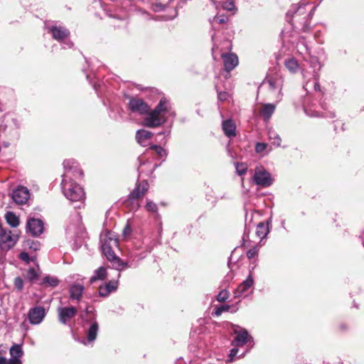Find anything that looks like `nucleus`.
Masks as SVG:
<instances>
[{
    "mask_svg": "<svg viewBox=\"0 0 364 364\" xmlns=\"http://www.w3.org/2000/svg\"><path fill=\"white\" fill-rule=\"evenodd\" d=\"M129 108L132 112L140 115L146 114L142 124L149 128L158 127L164 124L168 117H174L175 112L168 99L162 97L156 107L149 112V105L141 99L132 98L129 102Z\"/></svg>",
    "mask_w": 364,
    "mask_h": 364,
    "instance_id": "f257e3e1",
    "label": "nucleus"
},
{
    "mask_svg": "<svg viewBox=\"0 0 364 364\" xmlns=\"http://www.w3.org/2000/svg\"><path fill=\"white\" fill-rule=\"evenodd\" d=\"M297 53L302 55L307 65L303 64L301 67V73L304 79L306 80L304 83V88L307 92L312 90L320 91L318 84L319 70L321 68V64L318 58L313 56L309 53V48L304 40L300 38L296 45Z\"/></svg>",
    "mask_w": 364,
    "mask_h": 364,
    "instance_id": "f03ea898",
    "label": "nucleus"
},
{
    "mask_svg": "<svg viewBox=\"0 0 364 364\" xmlns=\"http://www.w3.org/2000/svg\"><path fill=\"white\" fill-rule=\"evenodd\" d=\"M63 166L65 172L63 175L61 188L64 196L71 202L83 203L85 199V191L73 180V177L78 178L82 176V170L79 168L77 163L73 159L65 160Z\"/></svg>",
    "mask_w": 364,
    "mask_h": 364,
    "instance_id": "7ed1b4c3",
    "label": "nucleus"
},
{
    "mask_svg": "<svg viewBox=\"0 0 364 364\" xmlns=\"http://www.w3.org/2000/svg\"><path fill=\"white\" fill-rule=\"evenodd\" d=\"M101 248L102 254L111 263L112 268L119 272L127 268L132 267V263L122 261L114 252V249L118 247L119 241L114 234L111 232H106L100 235Z\"/></svg>",
    "mask_w": 364,
    "mask_h": 364,
    "instance_id": "20e7f679",
    "label": "nucleus"
},
{
    "mask_svg": "<svg viewBox=\"0 0 364 364\" xmlns=\"http://www.w3.org/2000/svg\"><path fill=\"white\" fill-rule=\"evenodd\" d=\"M263 85H267L269 100H274L276 102L282 100L283 80L281 77H271L263 82Z\"/></svg>",
    "mask_w": 364,
    "mask_h": 364,
    "instance_id": "39448f33",
    "label": "nucleus"
},
{
    "mask_svg": "<svg viewBox=\"0 0 364 364\" xmlns=\"http://www.w3.org/2000/svg\"><path fill=\"white\" fill-rule=\"evenodd\" d=\"M149 183L146 181H142L136 184V188L129 193L127 199V205L131 206V209L136 210L139 208L138 199L142 198L149 189Z\"/></svg>",
    "mask_w": 364,
    "mask_h": 364,
    "instance_id": "423d86ee",
    "label": "nucleus"
},
{
    "mask_svg": "<svg viewBox=\"0 0 364 364\" xmlns=\"http://www.w3.org/2000/svg\"><path fill=\"white\" fill-rule=\"evenodd\" d=\"M48 29L55 40L62 43L63 48H71L73 46V43L68 39L70 31L65 27L53 25L48 27Z\"/></svg>",
    "mask_w": 364,
    "mask_h": 364,
    "instance_id": "0eeeda50",
    "label": "nucleus"
},
{
    "mask_svg": "<svg viewBox=\"0 0 364 364\" xmlns=\"http://www.w3.org/2000/svg\"><path fill=\"white\" fill-rule=\"evenodd\" d=\"M252 180L255 184L261 187H269L273 183L271 174L262 166H257Z\"/></svg>",
    "mask_w": 364,
    "mask_h": 364,
    "instance_id": "6e6552de",
    "label": "nucleus"
},
{
    "mask_svg": "<svg viewBox=\"0 0 364 364\" xmlns=\"http://www.w3.org/2000/svg\"><path fill=\"white\" fill-rule=\"evenodd\" d=\"M18 240V236L9 230H4L0 226V249L8 251L12 248Z\"/></svg>",
    "mask_w": 364,
    "mask_h": 364,
    "instance_id": "1a4fd4ad",
    "label": "nucleus"
},
{
    "mask_svg": "<svg viewBox=\"0 0 364 364\" xmlns=\"http://www.w3.org/2000/svg\"><path fill=\"white\" fill-rule=\"evenodd\" d=\"M46 315V309L41 306H36L29 309L28 319L31 324L38 325L43 321Z\"/></svg>",
    "mask_w": 364,
    "mask_h": 364,
    "instance_id": "9d476101",
    "label": "nucleus"
},
{
    "mask_svg": "<svg viewBox=\"0 0 364 364\" xmlns=\"http://www.w3.org/2000/svg\"><path fill=\"white\" fill-rule=\"evenodd\" d=\"M234 333L235 334V336L232 341V346L242 347L247 343L250 340H252V338L245 328H235Z\"/></svg>",
    "mask_w": 364,
    "mask_h": 364,
    "instance_id": "9b49d317",
    "label": "nucleus"
},
{
    "mask_svg": "<svg viewBox=\"0 0 364 364\" xmlns=\"http://www.w3.org/2000/svg\"><path fill=\"white\" fill-rule=\"evenodd\" d=\"M11 197L16 204H25L30 198V192L26 187L20 186L13 191Z\"/></svg>",
    "mask_w": 364,
    "mask_h": 364,
    "instance_id": "f8f14e48",
    "label": "nucleus"
},
{
    "mask_svg": "<svg viewBox=\"0 0 364 364\" xmlns=\"http://www.w3.org/2000/svg\"><path fill=\"white\" fill-rule=\"evenodd\" d=\"M76 314L77 309L73 306L58 307V309L59 321L64 325L67 324Z\"/></svg>",
    "mask_w": 364,
    "mask_h": 364,
    "instance_id": "ddd939ff",
    "label": "nucleus"
},
{
    "mask_svg": "<svg viewBox=\"0 0 364 364\" xmlns=\"http://www.w3.org/2000/svg\"><path fill=\"white\" fill-rule=\"evenodd\" d=\"M254 284V280L250 274L247 278L242 282L234 292L235 297H245L247 296L250 289Z\"/></svg>",
    "mask_w": 364,
    "mask_h": 364,
    "instance_id": "4468645a",
    "label": "nucleus"
},
{
    "mask_svg": "<svg viewBox=\"0 0 364 364\" xmlns=\"http://www.w3.org/2000/svg\"><path fill=\"white\" fill-rule=\"evenodd\" d=\"M11 358L9 364H22L21 358L23 356V350L21 345L14 343L9 349Z\"/></svg>",
    "mask_w": 364,
    "mask_h": 364,
    "instance_id": "2eb2a0df",
    "label": "nucleus"
},
{
    "mask_svg": "<svg viewBox=\"0 0 364 364\" xmlns=\"http://www.w3.org/2000/svg\"><path fill=\"white\" fill-rule=\"evenodd\" d=\"M26 227L27 230L33 236H38L43 231V223L40 219L29 218Z\"/></svg>",
    "mask_w": 364,
    "mask_h": 364,
    "instance_id": "dca6fc26",
    "label": "nucleus"
},
{
    "mask_svg": "<svg viewBox=\"0 0 364 364\" xmlns=\"http://www.w3.org/2000/svg\"><path fill=\"white\" fill-rule=\"evenodd\" d=\"M316 105L314 104H308L304 106V112L306 115L311 117H335L336 114L334 112L323 113L320 112L318 110L316 109Z\"/></svg>",
    "mask_w": 364,
    "mask_h": 364,
    "instance_id": "f3484780",
    "label": "nucleus"
},
{
    "mask_svg": "<svg viewBox=\"0 0 364 364\" xmlns=\"http://www.w3.org/2000/svg\"><path fill=\"white\" fill-rule=\"evenodd\" d=\"M119 285L118 280H111L109 282L100 286L98 293L100 296L106 297L110 293L115 291Z\"/></svg>",
    "mask_w": 364,
    "mask_h": 364,
    "instance_id": "a211bd4d",
    "label": "nucleus"
},
{
    "mask_svg": "<svg viewBox=\"0 0 364 364\" xmlns=\"http://www.w3.org/2000/svg\"><path fill=\"white\" fill-rule=\"evenodd\" d=\"M222 58L225 70L228 72L232 70L238 65V58L234 53H223Z\"/></svg>",
    "mask_w": 364,
    "mask_h": 364,
    "instance_id": "6ab92c4d",
    "label": "nucleus"
},
{
    "mask_svg": "<svg viewBox=\"0 0 364 364\" xmlns=\"http://www.w3.org/2000/svg\"><path fill=\"white\" fill-rule=\"evenodd\" d=\"M85 287L82 284L76 282L70 285L69 288L70 299L72 301H79L84 292Z\"/></svg>",
    "mask_w": 364,
    "mask_h": 364,
    "instance_id": "aec40b11",
    "label": "nucleus"
},
{
    "mask_svg": "<svg viewBox=\"0 0 364 364\" xmlns=\"http://www.w3.org/2000/svg\"><path fill=\"white\" fill-rule=\"evenodd\" d=\"M99 330V326L96 321H92L89 328L87 330V339L83 340L82 343L85 345H87L90 343L93 342L97 337V332Z\"/></svg>",
    "mask_w": 364,
    "mask_h": 364,
    "instance_id": "412c9836",
    "label": "nucleus"
},
{
    "mask_svg": "<svg viewBox=\"0 0 364 364\" xmlns=\"http://www.w3.org/2000/svg\"><path fill=\"white\" fill-rule=\"evenodd\" d=\"M152 136L153 133L145 129H139L136 133V139L137 142L144 146L149 144V140Z\"/></svg>",
    "mask_w": 364,
    "mask_h": 364,
    "instance_id": "4be33fe9",
    "label": "nucleus"
},
{
    "mask_svg": "<svg viewBox=\"0 0 364 364\" xmlns=\"http://www.w3.org/2000/svg\"><path fill=\"white\" fill-rule=\"evenodd\" d=\"M276 105L272 103L264 104L259 110V114L262 117L264 121L267 122L271 118L272 115L274 112Z\"/></svg>",
    "mask_w": 364,
    "mask_h": 364,
    "instance_id": "5701e85b",
    "label": "nucleus"
},
{
    "mask_svg": "<svg viewBox=\"0 0 364 364\" xmlns=\"http://www.w3.org/2000/svg\"><path fill=\"white\" fill-rule=\"evenodd\" d=\"M222 127L225 134L227 136L230 138L236 135V125L232 119H227L223 121Z\"/></svg>",
    "mask_w": 364,
    "mask_h": 364,
    "instance_id": "b1692460",
    "label": "nucleus"
},
{
    "mask_svg": "<svg viewBox=\"0 0 364 364\" xmlns=\"http://www.w3.org/2000/svg\"><path fill=\"white\" fill-rule=\"evenodd\" d=\"M107 269L104 267H100L97 269L93 275L90 279V283L93 284L97 280H103L107 277Z\"/></svg>",
    "mask_w": 364,
    "mask_h": 364,
    "instance_id": "393cba45",
    "label": "nucleus"
},
{
    "mask_svg": "<svg viewBox=\"0 0 364 364\" xmlns=\"http://www.w3.org/2000/svg\"><path fill=\"white\" fill-rule=\"evenodd\" d=\"M139 12L144 16V18L146 19H151V17H150V14L146 12V11H144L142 9H139ZM177 15V12L174 9L173 11V14L170 16H156V17L154 18H151V19H154V20H157V21H168V20H171V19H173L174 17H176Z\"/></svg>",
    "mask_w": 364,
    "mask_h": 364,
    "instance_id": "a878e982",
    "label": "nucleus"
},
{
    "mask_svg": "<svg viewBox=\"0 0 364 364\" xmlns=\"http://www.w3.org/2000/svg\"><path fill=\"white\" fill-rule=\"evenodd\" d=\"M23 250L28 252H36L40 250L41 245L38 241L33 240H26L23 245Z\"/></svg>",
    "mask_w": 364,
    "mask_h": 364,
    "instance_id": "bb28decb",
    "label": "nucleus"
},
{
    "mask_svg": "<svg viewBox=\"0 0 364 364\" xmlns=\"http://www.w3.org/2000/svg\"><path fill=\"white\" fill-rule=\"evenodd\" d=\"M284 65L286 68L292 73H296L299 69V63L294 58H289L285 60Z\"/></svg>",
    "mask_w": 364,
    "mask_h": 364,
    "instance_id": "cd10ccee",
    "label": "nucleus"
},
{
    "mask_svg": "<svg viewBox=\"0 0 364 364\" xmlns=\"http://www.w3.org/2000/svg\"><path fill=\"white\" fill-rule=\"evenodd\" d=\"M228 21V17L225 15H218L210 19V23L213 29L216 28L217 25L225 24Z\"/></svg>",
    "mask_w": 364,
    "mask_h": 364,
    "instance_id": "c85d7f7f",
    "label": "nucleus"
},
{
    "mask_svg": "<svg viewBox=\"0 0 364 364\" xmlns=\"http://www.w3.org/2000/svg\"><path fill=\"white\" fill-rule=\"evenodd\" d=\"M5 219L7 223L13 228L19 225V219L13 212H7L5 215Z\"/></svg>",
    "mask_w": 364,
    "mask_h": 364,
    "instance_id": "c756f323",
    "label": "nucleus"
},
{
    "mask_svg": "<svg viewBox=\"0 0 364 364\" xmlns=\"http://www.w3.org/2000/svg\"><path fill=\"white\" fill-rule=\"evenodd\" d=\"M268 137L274 145L280 146L282 139L276 131L272 129H269L268 130Z\"/></svg>",
    "mask_w": 364,
    "mask_h": 364,
    "instance_id": "7c9ffc66",
    "label": "nucleus"
},
{
    "mask_svg": "<svg viewBox=\"0 0 364 364\" xmlns=\"http://www.w3.org/2000/svg\"><path fill=\"white\" fill-rule=\"evenodd\" d=\"M269 232V228L267 225L264 223H259L257 226L256 234L257 235L262 239L264 238Z\"/></svg>",
    "mask_w": 364,
    "mask_h": 364,
    "instance_id": "2f4dec72",
    "label": "nucleus"
},
{
    "mask_svg": "<svg viewBox=\"0 0 364 364\" xmlns=\"http://www.w3.org/2000/svg\"><path fill=\"white\" fill-rule=\"evenodd\" d=\"M238 348L239 347L233 346V348L230 350V353L228 355V362L232 363L235 360V358H242L245 355V353H242L241 355H240L239 356H237V354L239 353Z\"/></svg>",
    "mask_w": 364,
    "mask_h": 364,
    "instance_id": "473e14b6",
    "label": "nucleus"
},
{
    "mask_svg": "<svg viewBox=\"0 0 364 364\" xmlns=\"http://www.w3.org/2000/svg\"><path fill=\"white\" fill-rule=\"evenodd\" d=\"M18 257L20 259H21L22 261L25 262L27 264L34 261L35 259V257L33 255H29V252L26 250L21 252Z\"/></svg>",
    "mask_w": 364,
    "mask_h": 364,
    "instance_id": "72a5a7b5",
    "label": "nucleus"
},
{
    "mask_svg": "<svg viewBox=\"0 0 364 364\" xmlns=\"http://www.w3.org/2000/svg\"><path fill=\"white\" fill-rule=\"evenodd\" d=\"M145 208L148 212L156 213L158 212L157 205L152 200L147 199Z\"/></svg>",
    "mask_w": 364,
    "mask_h": 364,
    "instance_id": "f704fd0d",
    "label": "nucleus"
},
{
    "mask_svg": "<svg viewBox=\"0 0 364 364\" xmlns=\"http://www.w3.org/2000/svg\"><path fill=\"white\" fill-rule=\"evenodd\" d=\"M224 10L232 11L235 9V6L232 0H224L223 3L220 4Z\"/></svg>",
    "mask_w": 364,
    "mask_h": 364,
    "instance_id": "c9c22d12",
    "label": "nucleus"
},
{
    "mask_svg": "<svg viewBox=\"0 0 364 364\" xmlns=\"http://www.w3.org/2000/svg\"><path fill=\"white\" fill-rule=\"evenodd\" d=\"M235 166L236 172L239 176H242L247 172V164H243V163H235Z\"/></svg>",
    "mask_w": 364,
    "mask_h": 364,
    "instance_id": "e433bc0d",
    "label": "nucleus"
},
{
    "mask_svg": "<svg viewBox=\"0 0 364 364\" xmlns=\"http://www.w3.org/2000/svg\"><path fill=\"white\" fill-rule=\"evenodd\" d=\"M43 282L48 284L50 287H54L58 284L59 281L55 277L48 276L43 279Z\"/></svg>",
    "mask_w": 364,
    "mask_h": 364,
    "instance_id": "4c0bfd02",
    "label": "nucleus"
},
{
    "mask_svg": "<svg viewBox=\"0 0 364 364\" xmlns=\"http://www.w3.org/2000/svg\"><path fill=\"white\" fill-rule=\"evenodd\" d=\"M166 6L164 4H162L161 2L155 1L151 3V9L154 12H160L164 10H165Z\"/></svg>",
    "mask_w": 364,
    "mask_h": 364,
    "instance_id": "58836bf2",
    "label": "nucleus"
},
{
    "mask_svg": "<svg viewBox=\"0 0 364 364\" xmlns=\"http://www.w3.org/2000/svg\"><path fill=\"white\" fill-rule=\"evenodd\" d=\"M151 149L154 150L158 156L161 158L165 157L166 156V153L164 149L158 145H153L151 146Z\"/></svg>",
    "mask_w": 364,
    "mask_h": 364,
    "instance_id": "ea45409f",
    "label": "nucleus"
},
{
    "mask_svg": "<svg viewBox=\"0 0 364 364\" xmlns=\"http://www.w3.org/2000/svg\"><path fill=\"white\" fill-rule=\"evenodd\" d=\"M229 297V292L227 290H222L217 296V299L220 302L226 301Z\"/></svg>",
    "mask_w": 364,
    "mask_h": 364,
    "instance_id": "a19ab883",
    "label": "nucleus"
},
{
    "mask_svg": "<svg viewBox=\"0 0 364 364\" xmlns=\"http://www.w3.org/2000/svg\"><path fill=\"white\" fill-rule=\"evenodd\" d=\"M26 277L29 280L33 281L38 278V273L34 268H30L27 271Z\"/></svg>",
    "mask_w": 364,
    "mask_h": 364,
    "instance_id": "79ce46f5",
    "label": "nucleus"
},
{
    "mask_svg": "<svg viewBox=\"0 0 364 364\" xmlns=\"http://www.w3.org/2000/svg\"><path fill=\"white\" fill-rule=\"evenodd\" d=\"M147 166L150 168L151 171H150V173H151L152 171L155 169L156 168V165H151L149 162H146V163H144V164H140V166L139 167V173H144L145 171V170L144 169L143 166Z\"/></svg>",
    "mask_w": 364,
    "mask_h": 364,
    "instance_id": "37998d69",
    "label": "nucleus"
},
{
    "mask_svg": "<svg viewBox=\"0 0 364 364\" xmlns=\"http://www.w3.org/2000/svg\"><path fill=\"white\" fill-rule=\"evenodd\" d=\"M258 254V248L257 246L253 247L252 249L247 252V257L249 259L255 257Z\"/></svg>",
    "mask_w": 364,
    "mask_h": 364,
    "instance_id": "c03bdc74",
    "label": "nucleus"
},
{
    "mask_svg": "<svg viewBox=\"0 0 364 364\" xmlns=\"http://www.w3.org/2000/svg\"><path fill=\"white\" fill-rule=\"evenodd\" d=\"M14 286L18 290H21L23 289V282L20 277H17L15 278Z\"/></svg>",
    "mask_w": 364,
    "mask_h": 364,
    "instance_id": "a18cd8bd",
    "label": "nucleus"
},
{
    "mask_svg": "<svg viewBox=\"0 0 364 364\" xmlns=\"http://www.w3.org/2000/svg\"><path fill=\"white\" fill-rule=\"evenodd\" d=\"M267 147V144L265 143H257L255 145V151L257 153L263 152Z\"/></svg>",
    "mask_w": 364,
    "mask_h": 364,
    "instance_id": "49530a36",
    "label": "nucleus"
},
{
    "mask_svg": "<svg viewBox=\"0 0 364 364\" xmlns=\"http://www.w3.org/2000/svg\"><path fill=\"white\" fill-rule=\"evenodd\" d=\"M230 309V306L229 305H224V306H222L220 307H218L215 310V314L217 316H220L221 315V314L224 311H229Z\"/></svg>",
    "mask_w": 364,
    "mask_h": 364,
    "instance_id": "de8ad7c7",
    "label": "nucleus"
},
{
    "mask_svg": "<svg viewBox=\"0 0 364 364\" xmlns=\"http://www.w3.org/2000/svg\"><path fill=\"white\" fill-rule=\"evenodd\" d=\"M218 99L220 100V101H225L228 99V93L226 92H219L218 93Z\"/></svg>",
    "mask_w": 364,
    "mask_h": 364,
    "instance_id": "09e8293b",
    "label": "nucleus"
},
{
    "mask_svg": "<svg viewBox=\"0 0 364 364\" xmlns=\"http://www.w3.org/2000/svg\"><path fill=\"white\" fill-rule=\"evenodd\" d=\"M75 277H76V279H75L76 282H80V281L82 282L85 279V277H83L79 274L73 276V278H75Z\"/></svg>",
    "mask_w": 364,
    "mask_h": 364,
    "instance_id": "8fccbe9b",
    "label": "nucleus"
},
{
    "mask_svg": "<svg viewBox=\"0 0 364 364\" xmlns=\"http://www.w3.org/2000/svg\"><path fill=\"white\" fill-rule=\"evenodd\" d=\"M223 1L224 0H212V1L213 2L216 7L220 5L221 3H223Z\"/></svg>",
    "mask_w": 364,
    "mask_h": 364,
    "instance_id": "3c124183",
    "label": "nucleus"
},
{
    "mask_svg": "<svg viewBox=\"0 0 364 364\" xmlns=\"http://www.w3.org/2000/svg\"><path fill=\"white\" fill-rule=\"evenodd\" d=\"M131 231L128 225L126 226V228L124 230V234L126 235L127 232H129Z\"/></svg>",
    "mask_w": 364,
    "mask_h": 364,
    "instance_id": "603ef678",
    "label": "nucleus"
},
{
    "mask_svg": "<svg viewBox=\"0 0 364 364\" xmlns=\"http://www.w3.org/2000/svg\"><path fill=\"white\" fill-rule=\"evenodd\" d=\"M302 9H304V8H303V7H299V8H298V9H297V11H296V13L301 14V11Z\"/></svg>",
    "mask_w": 364,
    "mask_h": 364,
    "instance_id": "864d4df0",
    "label": "nucleus"
},
{
    "mask_svg": "<svg viewBox=\"0 0 364 364\" xmlns=\"http://www.w3.org/2000/svg\"><path fill=\"white\" fill-rule=\"evenodd\" d=\"M162 134H165V132H159V133L158 134V135H162Z\"/></svg>",
    "mask_w": 364,
    "mask_h": 364,
    "instance_id": "5fc2aeb1",
    "label": "nucleus"
},
{
    "mask_svg": "<svg viewBox=\"0 0 364 364\" xmlns=\"http://www.w3.org/2000/svg\"><path fill=\"white\" fill-rule=\"evenodd\" d=\"M121 277L120 273L118 274L117 278L119 279Z\"/></svg>",
    "mask_w": 364,
    "mask_h": 364,
    "instance_id": "6e6d98bb",
    "label": "nucleus"
},
{
    "mask_svg": "<svg viewBox=\"0 0 364 364\" xmlns=\"http://www.w3.org/2000/svg\"><path fill=\"white\" fill-rule=\"evenodd\" d=\"M94 89L97 90V87H96V85H94Z\"/></svg>",
    "mask_w": 364,
    "mask_h": 364,
    "instance_id": "4d7b16f0",
    "label": "nucleus"
}]
</instances>
